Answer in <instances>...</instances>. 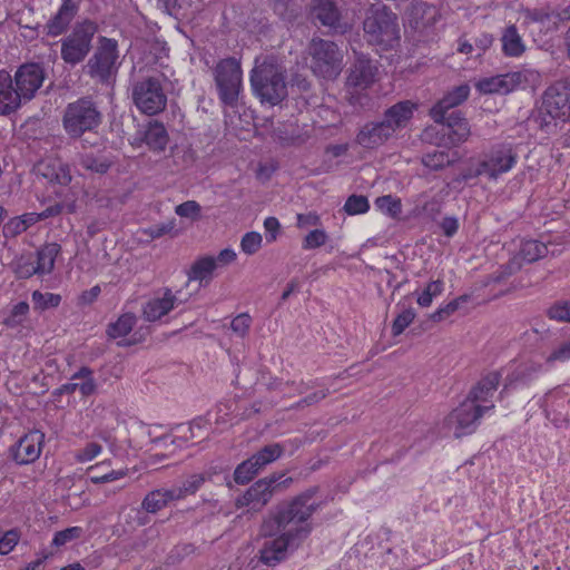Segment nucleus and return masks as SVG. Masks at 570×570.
I'll return each instance as SVG.
<instances>
[{
  "label": "nucleus",
  "mask_w": 570,
  "mask_h": 570,
  "mask_svg": "<svg viewBox=\"0 0 570 570\" xmlns=\"http://www.w3.org/2000/svg\"><path fill=\"white\" fill-rule=\"evenodd\" d=\"M327 390H318V391H315L308 395H306L304 399L299 400L296 404H295V409H301L303 406H309V405H313L315 403H318L320 401H322L323 399L326 397L327 395Z\"/></svg>",
  "instance_id": "nucleus-62"
},
{
  "label": "nucleus",
  "mask_w": 570,
  "mask_h": 570,
  "mask_svg": "<svg viewBox=\"0 0 570 570\" xmlns=\"http://www.w3.org/2000/svg\"><path fill=\"white\" fill-rule=\"evenodd\" d=\"M459 160L458 153H448L444 150H433L422 156V164L430 170H442L455 164Z\"/></svg>",
  "instance_id": "nucleus-36"
},
{
  "label": "nucleus",
  "mask_w": 570,
  "mask_h": 570,
  "mask_svg": "<svg viewBox=\"0 0 570 570\" xmlns=\"http://www.w3.org/2000/svg\"><path fill=\"white\" fill-rule=\"evenodd\" d=\"M541 112L552 119L566 120L570 117V87L563 83L549 87L543 95Z\"/></svg>",
  "instance_id": "nucleus-16"
},
{
  "label": "nucleus",
  "mask_w": 570,
  "mask_h": 570,
  "mask_svg": "<svg viewBox=\"0 0 570 570\" xmlns=\"http://www.w3.org/2000/svg\"><path fill=\"white\" fill-rule=\"evenodd\" d=\"M435 13V8L423 1L412 2L407 9V18L414 29H420L432 23Z\"/></svg>",
  "instance_id": "nucleus-33"
},
{
  "label": "nucleus",
  "mask_w": 570,
  "mask_h": 570,
  "mask_svg": "<svg viewBox=\"0 0 570 570\" xmlns=\"http://www.w3.org/2000/svg\"><path fill=\"white\" fill-rule=\"evenodd\" d=\"M547 316L557 322L570 323V301H559L547 309Z\"/></svg>",
  "instance_id": "nucleus-48"
},
{
  "label": "nucleus",
  "mask_w": 570,
  "mask_h": 570,
  "mask_svg": "<svg viewBox=\"0 0 570 570\" xmlns=\"http://www.w3.org/2000/svg\"><path fill=\"white\" fill-rule=\"evenodd\" d=\"M45 438L40 430L29 431L9 448L8 456L18 465L36 462L42 452Z\"/></svg>",
  "instance_id": "nucleus-14"
},
{
  "label": "nucleus",
  "mask_w": 570,
  "mask_h": 570,
  "mask_svg": "<svg viewBox=\"0 0 570 570\" xmlns=\"http://www.w3.org/2000/svg\"><path fill=\"white\" fill-rule=\"evenodd\" d=\"M377 67L367 58L358 57L350 69L347 86L365 89L375 81Z\"/></svg>",
  "instance_id": "nucleus-24"
},
{
  "label": "nucleus",
  "mask_w": 570,
  "mask_h": 570,
  "mask_svg": "<svg viewBox=\"0 0 570 570\" xmlns=\"http://www.w3.org/2000/svg\"><path fill=\"white\" fill-rule=\"evenodd\" d=\"M292 482L293 479L284 473H273L252 484L236 499L235 504L238 509L249 508L259 511L271 501L275 492L287 489Z\"/></svg>",
  "instance_id": "nucleus-7"
},
{
  "label": "nucleus",
  "mask_w": 570,
  "mask_h": 570,
  "mask_svg": "<svg viewBox=\"0 0 570 570\" xmlns=\"http://www.w3.org/2000/svg\"><path fill=\"white\" fill-rule=\"evenodd\" d=\"M98 30L91 20L77 22L72 31L61 39V59L70 66L83 61L91 50L92 38Z\"/></svg>",
  "instance_id": "nucleus-8"
},
{
  "label": "nucleus",
  "mask_w": 570,
  "mask_h": 570,
  "mask_svg": "<svg viewBox=\"0 0 570 570\" xmlns=\"http://www.w3.org/2000/svg\"><path fill=\"white\" fill-rule=\"evenodd\" d=\"M175 213L180 217L194 218L199 215L200 206L195 200H187L178 205Z\"/></svg>",
  "instance_id": "nucleus-59"
},
{
  "label": "nucleus",
  "mask_w": 570,
  "mask_h": 570,
  "mask_svg": "<svg viewBox=\"0 0 570 570\" xmlns=\"http://www.w3.org/2000/svg\"><path fill=\"white\" fill-rule=\"evenodd\" d=\"M415 313L412 308L402 311L393 322V335H400L414 320Z\"/></svg>",
  "instance_id": "nucleus-55"
},
{
  "label": "nucleus",
  "mask_w": 570,
  "mask_h": 570,
  "mask_svg": "<svg viewBox=\"0 0 570 570\" xmlns=\"http://www.w3.org/2000/svg\"><path fill=\"white\" fill-rule=\"evenodd\" d=\"M137 317L132 313L122 314L115 323L108 327V335L112 338L125 337L130 333L136 324Z\"/></svg>",
  "instance_id": "nucleus-40"
},
{
  "label": "nucleus",
  "mask_w": 570,
  "mask_h": 570,
  "mask_svg": "<svg viewBox=\"0 0 570 570\" xmlns=\"http://www.w3.org/2000/svg\"><path fill=\"white\" fill-rule=\"evenodd\" d=\"M262 235L257 232L246 233L240 240V248L247 255L257 253L262 247Z\"/></svg>",
  "instance_id": "nucleus-53"
},
{
  "label": "nucleus",
  "mask_w": 570,
  "mask_h": 570,
  "mask_svg": "<svg viewBox=\"0 0 570 570\" xmlns=\"http://www.w3.org/2000/svg\"><path fill=\"white\" fill-rule=\"evenodd\" d=\"M494 405L476 404L466 397L456 409H454L446 419L448 425L453 430L455 438H462L472 434L483 414L492 410Z\"/></svg>",
  "instance_id": "nucleus-12"
},
{
  "label": "nucleus",
  "mask_w": 570,
  "mask_h": 570,
  "mask_svg": "<svg viewBox=\"0 0 570 570\" xmlns=\"http://www.w3.org/2000/svg\"><path fill=\"white\" fill-rule=\"evenodd\" d=\"M29 312V305L27 302H19L16 304L9 316L6 318L4 324L9 327H16L20 325L23 320L26 318L27 314Z\"/></svg>",
  "instance_id": "nucleus-54"
},
{
  "label": "nucleus",
  "mask_w": 570,
  "mask_h": 570,
  "mask_svg": "<svg viewBox=\"0 0 570 570\" xmlns=\"http://www.w3.org/2000/svg\"><path fill=\"white\" fill-rule=\"evenodd\" d=\"M312 17L321 24L330 28H337L341 13L333 0H313Z\"/></svg>",
  "instance_id": "nucleus-28"
},
{
  "label": "nucleus",
  "mask_w": 570,
  "mask_h": 570,
  "mask_svg": "<svg viewBox=\"0 0 570 570\" xmlns=\"http://www.w3.org/2000/svg\"><path fill=\"white\" fill-rule=\"evenodd\" d=\"M24 223L21 222V219L19 217H16V218H12L10 219L4 226H3V236L6 238H13V237H17L18 235L22 234L23 232H26V225H23Z\"/></svg>",
  "instance_id": "nucleus-60"
},
{
  "label": "nucleus",
  "mask_w": 570,
  "mask_h": 570,
  "mask_svg": "<svg viewBox=\"0 0 570 570\" xmlns=\"http://www.w3.org/2000/svg\"><path fill=\"white\" fill-rule=\"evenodd\" d=\"M320 224V217L316 213L298 214L297 226L305 228L308 226H317Z\"/></svg>",
  "instance_id": "nucleus-63"
},
{
  "label": "nucleus",
  "mask_w": 570,
  "mask_h": 570,
  "mask_svg": "<svg viewBox=\"0 0 570 570\" xmlns=\"http://www.w3.org/2000/svg\"><path fill=\"white\" fill-rule=\"evenodd\" d=\"M101 121L102 115L89 97L68 104L62 116L63 129L71 138H79L85 132L95 130Z\"/></svg>",
  "instance_id": "nucleus-4"
},
{
  "label": "nucleus",
  "mask_w": 570,
  "mask_h": 570,
  "mask_svg": "<svg viewBox=\"0 0 570 570\" xmlns=\"http://www.w3.org/2000/svg\"><path fill=\"white\" fill-rule=\"evenodd\" d=\"M83 533L81 527H70L61 531H57L53 535L51 544L53 547H62L72 540L79 539Z\"/></svg>",
  "instance_id": "nucleus-49"
},
{
  "label": "nucleus",
  "mask_w": 570,
  "mask_h": 570,
  "mask_svg": "<svg viewBox=\"0 0 570 570\" xmlns=\"http://www.w3.org/2000/svg\"><path fill=\"white\" fill-rule=\"evenodd\" d=\"M101 450L102 448L99 443L90 442L78 452L77 459L80 462L91 461L101 452Z\"/></svg>",
  "instance_id": "nucleus-61"
},
{
  "label": "nucleus",
  "mask_w": 570,
  "mask_h": 570,
  "mask_svg": "<svg viewBox=\"0 0 570 570\" xmlns=\"http://www.w3.org/2000/svg\"><path fill=\"white\" fill-rule=\"evenodd\" d=\"M540 81V73L532 69L508 72L481 79L476 89L482 94L507 95L518 88L535 86Z\"/></svg>",
  "instance_id": "nucleus-9"
},
{
  "label": "nucleus",
  "mask_w": 570,
  "mask_h": 570,
  "mask_svg": "<svg viewBox=\"0 0 570 570\" xmlns=\"http://www.w3.org/2000/svg\"><path fill=\"white\" fill-rule=\"evenodd\" d=\"M442 292L443 282L440 279L432 281L426 285L425 289L417 296L416 302L421 307H429L432 304L433 298L439 296Z\"/></svg>",
  "instance_id": "nucleus-46"
},
{
  "label": "nucleus",
  "mask_w": 570,
  "mask_h": 570,
  "mask_svg": "<svg viewBox=\"0 0 570 570\" xmlns=\"http://www.w3.org/2000/svg\"><path fill=\"white\" fill-rule=\"evenodd\" d=\"M415 110L416 105L414 102L410 100L399 101L384 111L381 120L394 136L397 131L407 127Z\"/></svg>",
  "instance_id": "nucleus-20"
},
{
  "label": "nucleus",
  "mask_w": 570,
  "mask_h": 570,
  "mask_svg": "<svg viewBox=\"0 0 570 570\" xmlns=\"http://www.w3.org/2000/svg\"><path fill=\"white\" fill-rule=\"evenodd\" d=\"M375 205L380 210L391 216L392 218L399 217L402 213L401 200L391 195L376 198Z\"/></svg>",
  "instance_id": "nucleus-45"
},
{
  "label": "nucleus",
  "mask_w": 570,
  "mask_h": 570,
  "mask_svg": "<svg viewBox=\"0 0 570 570\" xmlns=\"http://www.w3.org/2000/svg\"><path fill=\"white\" fill-rule=\"evenodd\" d=\"M215 87L219 101L235 107L243 91V70L240 62L233 57L222 59L213 69Z\"/></svg>",
  "instance_id": "nucleus-5"
},
{
  "label": "nucleus",
  "mask_w": 570,
  "mask_h": 570,
  "mask_svg": "<svg viewBox=\"0 0 570 570\" xmlns=\"http://www.w3.org/2000/svg\"><path fill=\"white\" fill-rule=\"evenodd\" d=\"M19 541V534L14 530L7 531L0 539V554L10 553Z\"/></svg>",
  "instance_id": "nucleus-58"
},
{
  "label": "nucleus",
  "mask_w": 570,
  "mask_h": 570,
  "mask_svg": "<svg viewBox=\"0 0 570 570\" xmlns=\"http://www.w3.org/2000/svg\"><path fill=\"white\" fill-rule=\"evenodd\" d=\"M501 41L503 52L509 57H519L525 50V46L515 26H510L504 30Z\"/></svg>",
  "instance_id": "nucleus-37"
},
{
  "label": "nucleus",
  "mask_w": 570,
  "mask_h": 570,
  "mask_svg": "<svg viewBox=\"0 0 570 570\" xmlns=\"http://www.w3.org/2000/svg\"><path fill=\"white\" fill-rule=\"evenodd\" d=\"M283 453L284 446L282 444L272 443L263 446L249 458L254 461V464H256L259 470H263L266 465L279 459Z\"/></svg>",
  "instance_id": "nucleus-39"
},
{
  "label": "nucleus",
  "mask_w": 570,
  "mask_h": 570,
  "mask_svg": "<svg viewBox=\"0 0 570 570\" xmlns=\"http://www.w3.org/2000/svg\"><path fill=\"white\" fill-rule=\"evenodd\" d=\"M31 297L33 308L38 311H45L50 307H57L61 302V296L59 294L41 293L40 291H35Z\"/></svg>",
  "instance_id": "nucleus-44"
},
{
  "label": "nucleus",
  "mask_w": 570,
  "mask_h": 570,
  "mask_svg": "<svg viewBox=\"0 0 570 570\" xmlns=\"http://www.w3.org/2000/svg\"><path fill=\"white\" fill-rule=\"evenodd\" d=\"M14 273L20 279H28L33 275L39 276V271L36 265L33 255H21L16 262Z\"/></svg>",
  "instance_id": "nucleus-43"
},
{
  "label": "nucleus",
  "mask_w": 570,
  "mask_h": 570,
  "mask_svg": "<svg viewBox=\"0 0 570 570\" xmlns=\"http://www.w3.org/2000/svg\"><path fill=\"white\" fill-rule=\"evenodd\" d=\"M441 124L444 126L443 135L448 137L445 146L456 147L465 142L471 135L468 120L458 110L445 114V120Z\"/></svg>",
  "instance_id": "nucleus-21"
},
{
  "label": "nucleus",
  "mask_w": 570,
  "mask_h": 570,
  "mask_svg": "<svg viewBox=\"0 0 570 570\" xmlns=\"http://www.w3.org/2000/svg\"><path fill=\"white\" fill-rule=\"evenodd\" d=\"M327 240V235L323 229H314L309 232L303 242L304 249H313L321 247Z\"/></svg>",
  "instance_id": "nucleus-57"
},
{
  "label": "nucleus",
  "mask_w": 570,
  "mask_h": 570,
  "mask_svg": "<svg viewBox=\"0 0 570 570\" xmlns=\"http://www.w3.org/2000/svg\"><path fill=\"white\" fill-rule=\"evenodd\" d=\"M78 12L73 0H63L60 8L45 26L48 36L57 37L65 33Z\"/></svg>",
  "instance_id": "nucleus-25"
},
{
  "label": "nucleus",
  "mask_w": 570,
  "mask_h": 570,
  "mask_svg": "<svg viewBox=\"0 0 570 570\" xmlns=\"http://www.w3.org/2000/svg\"><path fill=\"white\" fill-rule=\"evenodd\" d=\"M218 472L215 468H210L202 473H195L186 478L180 485L173 487L177 500L185 499L195 494L205 482L212 481Z\"/></svg>",
  "instance_id": "nucleus-29"
},
{
  "label": "nucleus",
  "mask_w": 570,
  "mask_h": 570,
  "mask_svg": "<svg viewBox=\"0 0 570 570\" xmlns=\"http://www.w3.org/2000/svg\"><path fill=\"white\" fill-rule=\"evenodd\" d=\"M185 301L180 298V291L173 292L170 288L165 287L157 291L142 304L141 313L147 322H158Z\"/></svg>",
  "instance_id": "nucleus-13"
},
{
  "label": "nucleus",
  "mask_w": 570,
  "mask_h": 570,
  "mask_svg": "<svg viewBox=\"0 0 570 570\" xmlns=\"http://www.w3.org/2000/svg\"><path fill=\"white\" fill-rule=\"evenodd\" d=\"M24 102L10 73L0 70V115L12 114Z\"/></svg>",
  "instance_id": "nucleus-22"
},
{
  "label": "nucleus",
  "mask_w": 570,
  "mask_h": 570,
  "mask_svg": "<svg viewBox=\"0 0 570 570\" xmlns=\"http://www.w3.org/2000/svg\"><path fill=\"white\" fill-rule=\"evenodd\" d=\"M79 164L82 168L98 174L107 173L110 167V164L106 159L96 157L92 154L82 155Z\"/></svg>",
  "instance_id": "nucleus-47"
},
{
  "label": "nucleus",
  "mask_w": 570,
  "mask_h": 570,
  "mask_svg": "<svg viewBox=\"0 0 570 570\" xmlns=\"http://www.w3.org/2000/svg\"><path fill=\"white\" fill-rule=\"evenodd\" d=\"M117 41L106 37L99 39V46L87 62V72L92 78L108 82L118 69Z\"/></svg>",
  "instance_id": "nucleus-11"
},
{
  "label": "nucleus",
  "mask_w": 570,
  "mask_h": 570,
  "mask_svg": "<svg viewBox=\"0 0 570 570\" xmlns=\"http://www.w3.org/2000/svg\"><path fill=\"white\" fill-rule=\"evenodd\" d=\"M500 379L501 374L499 372L487 374L470 391L468 399L476 404L489 402L499 386Z\"/></svg>",
  "instance_id": "nucleus-30"
},
{
  "label": "nucleus",
  "mask_w": 570,
  "mask_h": 570,
  "mask_svg": "<svg viewBox=\"0 0 570 570\" xmlns=\"http://www.w3.org/2000/svg\"><path fill=\"white\" fill-rule=\"evenodd\" d=\"M168 134L163 124L158 121L149 122L144 134V141L150 150L164 151L168 144Z\"/></svg>",
  "instance_id": "nucleus-34"
},
{
  "label": "nucleus",
  "mask_w": 570,
  "mask_h": 570,
  "mask_svg": "<svg viewBox=\"0 0 570 570\" xmlns=\"http://www.w3.org/2000/svg\"><path fill=\"white\" fill-rule=\"evenodd\" d=\"M196 551V547L193 543H179L176 544L168 554L169 563L181 561L184 558L193 554Z\"/></svg>",
  "instance_id": "nucleus-56"
},
{
  "label": "nucleus",
  "mask_w": 570,
  "mask_h": 570,
  "mask_svg": "<svg viewBox=\"0 0 570 570\" xmlns=\"http://www.w3.org/2000/svg\"><path fill=\"white\" fill-rule=\"evenodd\" d=\"M12 80L23 100L28 102L42 86L45 70L38 63H26L17 69Z\"/></svg>",
  "instance_id": "nucleus-17"
},
{
  "label": "nucleus",
  "mask_w": 570,
  "mask_h": 570,
  "mask_svg": "<svg viewBox=\"0 0 570 570\" xmlns=\"http://www.w3.org/2000/svg\"><path fill=\"white\" fill-rule=\"evenodd\" d=\"M132 100L142 114L153 116L163 111L167 105V96L160 79L147 77L137 81L132 87Z\"/></svg>",
  "instance_id": "nucleus-10"
},
{
  "label": "nucleus",
  "mask_w": 570,
  "mask_h": 570,
  "mask_svg": "<svg viewBox=\"0 0 570 570\" xmlns=\"http://www.w3.org/2000/svg\"><path fill=\"white\" fill-rule=\"evenodd\" d=\"M35 171L53 185L68 186L72 180L70 166L61 158L55 156H49L38 161L35 165Z\"/></svg>",
  "instance_id": "nucleus-18"
},
{
  "label": "nucleus",
  "mask_w": 570,
  "mask_h": 570,
  "mask_svg": "<svg viewBox=\"0 0 570 570\" xmlns=\"http://www.w3.org/2000/svg\"><path fill=\"white\" fill-rule=\"evenodd\" d=\"M252 326V317L248 313H240L230 322V331L237 337L244 338Z\"/></svg>",
  "instance_id": "nucleus-51"
},
{
  "label": "nucleus",
  "mask_w": 570,
  "mask_h": 570,
  "mask_svg": "<svg viewBox=\"0 0 570 570\" xmlns=\"http://www.w3.org/2000/svg\"><path fill=\"white\" fill-rule=\"evenodd\" d=\"M542 371V365L534 362L532 358L522 361L513 360L510 363L509 372L505 377V387L525 386L538 379Z\"/></svg>",
  "instance_id": "nucleus-19"
},
{
  "label": "nucleus",
  "mask_w": 570,
  "mask_h": 570,
  "mask_svg": "<svg viewBox=\"0 0 570 570\" xmlns=\"http://www.w3.org/2000/svg\"><path fill=\"white\" fill-rule=\"evenodd\" d=\"M100 293H101L100 286L95 285L90 289L81 293V295L79 296V304L89 305V304L94 303L98 298Z\"/></svg>",
  "instance_id": "nucleus-64"
},
{
  "label": "nucleus",
  "mask_w": 570,
  "mask_h": 570,
  "mask_svg": "<svg viewBox=\"0 0 570 570\" xmlns=\"http://www.w3.org/2000/svg\"><path fill=\"white\" fill-rule=\"evenodd\" d=\"M442 205L443 198L439 194L430 196L428 193H423L415 200L414 212L417 215L435 218L441 214Z\"/></svg>",
  "instance_id": "nucleus-35"
},
{
  "label": "nucleus",
  "mask_w": 570,
  "mask_h": 570,
  "mask_svg": "<svg viewBox=\"0 0 570 570\" xmlns=\"http://www.w3.org/2000/svg\"><path fill=\"white\" fill-rule=\"evenodd\" d=\"M217 268V261L212 256H206L196 261L188 273L189 281L208 282L214 271Z\"/></svg>",
  "instance_id": "nucleus-38"
},
{
  "label": "nucleus",
  "mask_w": 570,
  "mask_h": 570,
  "mask_svg": "<svg viewBox=\"0 0 570 570\" xmlns=\"http://www.w3.org/2000/svg\"><path fill=\"white\" fill-rule=\"evenodd\" d=\"M469 299V297L466 295H462L453 301H451L450 303H448L446 305L438 308L432 315H431V318L434 321V322H441L443 320H445L446 317H449L450 315H452L455 311L459 309L460 305L462 303H466Z\"/></svg>",
  "instance_id": "nucleus-52"
},
{
  "label": "nucleus",
  "mask_w": 570,
  "mask_h": 570,
  "mask_svg": "<svg viewBox=\"0 0 570 570\" xmlns=\"http://www.w3.org/2000/svg\"><path fill=\"white\" fill-rule=\"evenodd\" d=\"M548 247L544 243L534 239H525L520 244L519 252L510 261L511 272L519 271L523 263H533L546 256Z\"/></svg>",
  "instance_id": "nucleus-27"
},
{
  "label": "nucleus",
  "mask_w": 570,
  "mask_h": 570,
  "mask_svg": "<svg viewBox=\"0 0 570 570\" xmlns=\"http://www.w3.org/2000/svg\"><path fill=\"white\" fill-rule=\"evenodd\" d=\"M470 95V87L468 85H460L449 91L442 99H440L431 109L430 115L435 122H443L445 114L450 109L464 102Z\"/></svg>",
  "instance_id": "nucleus-26"
},
{
  "label": "nucleus",
  "mask_w": 570,
  "mask_h": 570,
  "mask_svg": "<svg viewBox=\"0 0 570 570\" xmlns=\"http://www.w3.org/2000/svg\"><path fill=\"white\" fill-rule=\"evenodd\" d=\"M368 209H370L368 200L365 196H362V195H352L346 199V202L344 204V210L348 215L364 214Z\"/></svg>",
  "instance_id": "nucleus-50"
},
{
  "label": "nucleus",
  "mask_w": 570,
  "mask_h": 570,
  "mask_svg": "<svg viewBox=\"0 0 570 570\" xmlns=\"http://www.w3.org/2000/svg\"><path fill=\"white\" fill-rule=\"evenodd\" d=\"M363 30L366 41L382 50L394 48L401 38L397 16L382 3H373L366 10Z\"/></svg>",
  "instance_id": "nucleus-3"
},
{
  "label": "nucleus",
  "mask_w": 570,
  "mask_h": 570,
  "mask_svg": "<svg viewBox=\"0 0 570 570\" xmlns=\"http://www.w3.org/2000/svg\"><path fill=\"white\" fill-rule=\"evenodd\" d=\"M312 71L324 79H335L342 71L343 53L333 41L314 38L308 45Z\"/></svg>",
  "instance_id": "nucleus-6"
},
{
  "label": "nucleus",
  "mask_w": 570,
  "mask_h": 570,
  "mask_svg": "<svg viewBox=\"0 0 570 570\" xmlns=\"http://www.w3.org/2000/svg\"><path fill=\"white\" fill-rule=\"evenodd\" d=\"M518 160V153L510 144H501L491 149L487 158L480 164L479 174H487L490 178L510 171Z\"/></svg>",
  "instance_id": "nucleus-15"
},
{
  "label": "nucleus",
  "mask_w": 570,
  "mask_h": 570,
  "mask_svg": "<svg viewBox=\"0 0 570 570\" xmlns=\"http://www.w3.org/2000/svg\"><path fill=\"white\" fill-rule=\"evenodd\" d=\"M286 69L274 57L256 60L250 72V86L262 104L276 106L287 97Z\"/></svg>",
  "instance_id": "nucleus-2"
},
{
  "label": "nucleus",
  "mask_w": 570,
  "mask_h": 570,
  "mask_svg": "<svg viewBox=\"0 0 570 570\" xmlns=\"http://www.w3.org/2000/svg\"><path fill=\"white\" fill-rule=\"evenodd\" d=\"M393 135L382 120L365 124L356 135L355 141L366 149H375L384 145Z\"/></svg>",
  "instance_id": "nucleus-23"
},
{
  "label": "nucleus",
  "mask_w": 570,
  "mask_h": 570,
  "mask_svg": "<svg viewBox=\"0 0 570 570\" xmlns=\"http://www.w3.org/2000/svg\"><path fill=\"white\" fill-rule=\"evenodd\" d=\"M91 371L88 367H81L78 372H76L71 380L77 382L78 389L82 396H90L96 392L97 385L91 376Z\"/></svg>",
  "instance_id": "nucleus-42"
},
{
  "label": "nucleus",
  "mask_w": 570,
  "mask_h": 570,
  "mask_svg": "<svg viewBox=\"0 0 570 570\" xmlns=\"http://www.w3.org/2000/svg\"><path fill=\"white\" fill-rule=\"evenodd\" d=\"M61 252L57 243H48L41 246L33 255L39 276L51 274L55 268L56 258Z\"/></svg>",
  "instance_id": "nucleus-31"
},
{
  "label": "nucleus",
  "mask_w": 570,
  "mask_h": 570,
  "mask_svg": "<svg viewBox=\"0 0 570 570\" xmlns=\"http://www.w3.org/2000/svg\"><path fill=\"white\" fill-rule=\"evenodd\" d=\"M177 501L175 491L170 489H156L148 492L141 502V509L148 513H157L168 505L169 502Z\"/></svg>",
  "instance_id": "nucleus-32"
},
{
  "label": "nucleus",
  "mask_w": 570,
  "mask_h": 570,
  "mask_svg": "<svg viewBox=\"0 0 570 570\" xmlns=\"http://www.w3.org/2000/svg\"><path fill=\"white\" fill-rule=\"evenodd\" d=\"M317 491V487H312L269 511L261 527L266 538L258 552L263 564L276 567L287 559L289 549H297L309 537L313 531L309 519L320 508L314 500Z\"/></svg>",
  "instance_id": "nucleus-1"
},
{
  "label": "nucleus",
  "mask_w": 570,
  "mask_h": 570,
  "mask_svg": "<svg viewBox=\"0 0 570 570\" xmlns=\"http://www.w3.org/2000/svg\"><path fill=\"white\" fill-rule=\"evenodd\" d=\"M259 469L254 461L248 458L247 460L239 463L234 471V481L237 484H247L249 483L258 473Z\"/></svg>",
  "instance_id": "nucleus-41"
}]
</instances>
